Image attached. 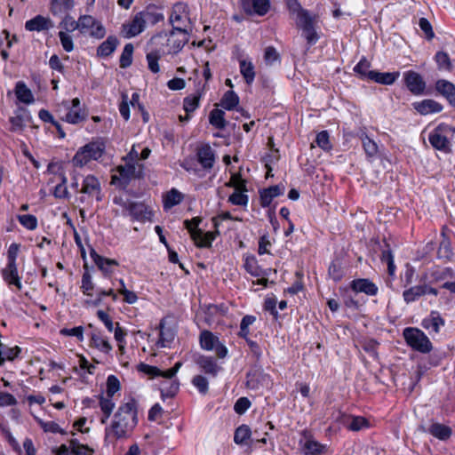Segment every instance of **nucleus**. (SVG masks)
Listing matches in <instances>:
<instances>
[{"label":"nucleus","mask_w":455,"mask_h":455,"mask_svg":"<svg viewBox=\"0 0 455 455\" xmlns=\"http://www.w3.org/2000/svg\"><path fill=\"white\" fill-rule=\"evenodd\" d=\"M138 424V403L129 398L123 403L114 415L111 425L106 428V437H126Z\"/></svg>","instance_id":"nucleus-1"},{"label":"nucleus","mask_w":455,"mask_h":455,"mask_svg":"<svg viewBox=\"0 0 455 455\" xmlns=\"http://www.w3.org/2000/svg\"><path fill=\"white\" fill-rule=\"evenodd\" d=\"M289 13L296 16V24L302 30L308 45H314L319 40L316 31L317 16L312 15L308 10L304 9L299 0H284Z\"/></svg>","instance_id":"nucleus-2"},{"label":"nucleus","mask_w":455,"mask_h":455,"mask_svg":"<svg viewBox=\"0 0 455 455\" xmlns=\"http://www.w3.org/2000/svg\"><path fill=\"white\" fill-rule=\"evenodd\" d=\"M455 134V126L445 123L439 124L428 135L431 146L441 152L449 154L451 152V138Z\"/></svg>","instance_id":"nucleus-3"},{"label":"nucleus","mask_w":455,"mask_h":455,"mask_svg":"<svg viewBox=\"0 0 455 455\" xmlns=\"http://www.w3.org/2000/svg\"><path fill=\"white\" fill-rule=\"evenodd\" d=\"M403 336L407 345L415 351L427 354L433 349V345L428 337L418 328H405L403 331Z\"/></svg>","instance_id":"nucleus-4"},{"label":"nucleus","mask_w":455,"mask_h":455,"mask_svg":"<svg viewBox=\"0 0 455 455\" xmlns=\"http://www.w3.org/2000/svg\"><path fill=\"white\" fill-rule=\"evenodd\" d=\"M81 196L77 198L83 205H91L94 200H101V187L99 180L93 175L84 177L82 188L79 190Z\"/></svg>","instance_id":"nucleus-5"},{"label":"nucleus","mask_w":455,"mask_h":455,"mask_svg":"<svg viewBox=\"0 0 455 455\" xmlns=\"http://www.w3.org/2000/svg\"><path fill=\"white\" fill-rule=\"evenodd\" d=\"M201 221L202 220L199 217H195L191 220H186L184 221V226L188 230L191 238L197 247L208 248L212 246V243L215 239L216 234H219V232L204 233L202 229L198 228Z\"/></svg>","instance_id":"nucleus-6"},{"label":"nucleus","mask_w":455,"mask_h":455,"mask_svg":"<svg viewBox=\"0 0 455 455\" xmlns=\"http://www.w3.org/2000/svg\"><path fill=\"white\" fill-rule=\"evenodd\" d=\"M105 147L100 142H90L79 148L72 159V164L76 167H83L92 160L101 157Z\"/></svg>","instance_id":"nucleus-7"},{"label":"nucleus","mask_w":455,"mask_h":455,"mask_svg":"<svg viewBox=\"0 0 455 455\" xmlns=\"http://www.w3.org/2000/svg\"><path fill=\"white\" fill-rule=\"evenodd\" d=\"M80 34L95 39H102L106 35V28L96 18L84 14L79 17Z\"/></svg>","instance_id":"nucleus-8"},{"label":"nucleus","mask_w":455,"mask_h":455,"mask_svg":"<svg viewBox=\"0 0 455 455\" xmlns=\"http://www.w3.org/2000/svg\"><path fill=\"white\" fill-rule=\"evenodd\" d=\"M169 21L174 29L187 30L190 22L189 8L186 3L178 2L173 4Z\"/></svg>","instance_id":"nucleus-9"},{"label":"nucleus","mask_w":455,"mask_h":455,"mask_svg":"<svg viewBox=\"0 0 455 455\" xmlns=\"http://www.w3.org/2000/svg\"><path fill=\"white\" fill-rule=\"evenodd\" d=\"M147 49L148 52L146 57H164L171 55V50L168 46L167 33L161 32L153 36L148 43Z\"/></svg>","instance_id":"nucleus-10"},{"label":"nucleus","mask_w":455,"mask_h":455,"mask_svg":"<svg viewBox=\"0 0 455 455\" xmlns=\"http://www.w3.org/2000/svg\"><path fill=\"white\" fill-rule=\"evenodd\" d=\"M47 171L54 174L52 182L57 183L53 188V196L59 199L68 198L69 193L67 187V178L64 172L60 171V166L55 163H50Z\"/></svg>","instance_id":"nucleus-11"},{"label":"nucleus","mask_w":455,"mask_h":455,"mask_svg":"<svg viewBox=\"0 0 455 455\" xmlns=\"http://www.w3.org/2000/svg\"><path fill=\"white\" fill-rule=\"evenodd\" d=\"M403 82L406 88L413 95L419 96L425 93L426 82L422 76L416 71L409 70L404 72Z\"/></svg>","instance_id":"nucleus-12"},{"label":"nucleus","mask_w":455,"mask_h":455,"mask_svg":"<svg viewBox=\"0 0 455 455\" xmlns=\"http://www.w3.org/2000/svg\"><path fill=\"white\" fill-rule=\"evenodd\" d=\"M240 6L247 15L265 16L271 8L270 0H239Z\"/></svg>","instance_id":"nucleus-13"},{"label":"nucleus","mask_w":455,"mask_h":455,"mask_svg":"<svg viewBox=\"0 0 455 455\" xmlns=\"http://www.w3.org/2000/svg\"><path fill=\"white\" fill-rule=\"evenodd\" d=\"M123 214L124 216L129 215L132 220L146 222L151 220L153 212L150 207L146 204L132 201L127 212Z\"/></svg>","instance_id":"nucleus-14"},{"label":"nucleus","mask_w":455,"mask_h":455,"mask_svg":"<svg viewBox=\"0 0 455 455\" xmlns=\"http://www.w3.org/2000/svg\"><path fill=\"white\" fill-rule=\"evenodd\" d=\"M168 46L171 50V55L178 53L188 41L187 30L174 29L167 33Z\"/></svg>","instance_id":"nucleus-15"},{"label":"nucleus","mask_w":455,"mask_h":455,"mask_svg":"<svg viewBox=\"0 0 455 455\" xmlns=\"http://www.w3.org/2000/svg\"><path fill=\"white\" fill-rule=\"evenodd\" d=\"M196 158L204 170H211L214 166L216 154L212 147L205 143L196 148Z\"/></svg>","instance_id":"nucleus-16"},{"label":"nucleus","mask_w":455,"mask_h":455,"mask_svg":"<svg viewBox=\"0 0 455 455\" xmlns=\"http://www.w3.org/2000/svg\"><path fill=\"white\" fill-rule=\"evenodd\" d=\"M146 28L145 20L140 14L136 13L132 20L123 24L121 34L125 38H131L140 34Z\"/></svg>","instance_id":"nucleus-17"},{"label":"nucleus","mask_w":455,"mask_h":455,"mask_svg":"<svg viewBox=\"0 0 455 455\" xmlns=\"http://www.w3.org/2000/svg\"><path fill=\"white\" fill-rule=\"evenodd\" d=\"M350 288L356 293L363 292L368 296H375L378 294V286L367 278L355 279L350 283Z\"/></svg>","instance_id":"nucleus-18"},{"label":"nucleus","mask_w":455,"mask_h":455,"mask_svg":"<svg viewBox=\"0 0 455 455\" xmlns=\"http://www.w3.org/2000/svg\"><path fill=\"white\" fill-rule=\"evenodd\" d=\"M285 188L282 184L270 186L259 191V203L264 208L268 207L273 199L283 195Z\"/></svg>","instance_id":"nucleus-19"},{"label":"nucleus","mask_w":455,"mask_h":455,"mask_svg":"<svg viewBox=\"0 0 455 455\" xmlns=\"http://www.w3.org/2000/svg\"><path fill=\"white\" fill-rule=\"evenodd\" d=\"M435 90L455 108V85L444 79L437 80Z\"/></svg>","instance_id":"nucleus-20"},{"label":"nucleus","mask_w":455,"mask_h":455,"mask_svg":"<svg viewBox=\"0 0 455 455\" xmlns=\"http://www.w3.org/2000/svg\"><path fill=\"white\" fill-rule=\"evenodd\" d=\"M412 106L415 110H417L420 115L424 116L433 113H439L443 110V106L439 102L431 99L414 102Z\"/></svg>","instance_id":"nucleus-21"},{"label":"nucleus","mask_w":455,"mask_h":455,"mask_svg":"<svg viewBox=\"0 0 455 455\" xmlns=\"http://www.w3.org/2000/svg\"><path fill=\"white\" fill-rule=\"evenodd\" d=\"M400 76V72H379L376 70L368 73V79L380 84H393Z\"/></svg>","instance_id":"nucleus-22"},{"label":"nucleus","mask_w":455,"mask_h":455,"mask_svg":"<svg viewBox=\"0 0 455 455\" xmlns=\"http://www.w3.org/2000/svg\"><path fill=\"white\" fill-rule=\"evenodd\" d=\"M91 256L96 264V266L103 272L104 276H109L113 272L112 267L118 266V262L116 259H107L99 254L95 251H91Z\"/></svg>","instance_id":"nucleus-23"},{"label":"nucleus","mask_w":455,"mask_h":455,"mask_svg":"<svg viewBox=\"0 0 455 455\" xmlns=\"http://www.w3.org/2000/svg\"><path fill=\"white\" fill-rule=\"evenodd\" d=\"M444 323V319L441 316L439 312L431 311L429 315L423 319L421 325L426 330H430L435 333H438L440 328L443 326Z\"/></svg>","instance_id":"nucleus-24"},{"label":"nucleus","mask_w":455,"mask_h":455,"mask_svg":"<svg viewBox=\"0 0 455 455\" xmlns=\"http://www.w3.org/2000/svg\"><path fill=\"white\" fill-rule=\"evenodd\" d=\"M118 44L119 40L116 36H108L107 39L99 45L97 57H108L115 52Z\"/></svg>","instance_id":"nucleus-25"},{"label":"nucleus","mask_w":455,"mask_h":455,"mask_svg":"<svg viewBox=\"0 0 455 455\" xmlns=\"http://www.w3.org/2000/svg\"><path fill=\"white\" fill-rule=\"evenodd\" d=\"M28 119L27 111L21 108L15 112L14 116L10 118L11 129L12 132H20L26 127Z\"/></svg>","instance_id":"nucleus-26"},{"label":"nucleus","mask_w":455,"mask_h":455,"mask_svg":"<svg viewBox=\"0 0 455 455\" xmlns=\"http://www.w3.org/2000/svg\"><path fill=\"white\" fill-rule=\"evenodd\" d=\"M139 14H140V17L145 20V25H155L164 20L163 13L158 12L155 5L151 4L147 6L145 10L140 12Z\"/></svg>","instance_id":"nucleus-27"},{"label":"nucleus","mask_w":455,"mask_h":455,"mask_svg":"<svg viewBox=\"0 0 455 455\" xmlns=\"http://www.w3.org/2000/svg\"><path fill=\"white\" fill-rule=\"evenodd\" d=\"M196 363L206 374H209L212 377H216L220 370V367L217 364L216 360L211 356H200Z\"/></svg>","instance_id":"nucleus-28"},{"label":"nucleus","mask_w":455,"mask_h":455,"mask_svg":"<svg viewBox=\"0 0 455 455\" xmlns=\"http://www.w3.org/2000/svg\"><path fill=\"white\" fill-rule=\"evenodd\" d=\"M344 424L348 430L355 432L370 427L369 420L362 416H347Z\"/></svg>","instance_id":"nucleus-29"},{"label":"nucleus","mask_w":455,"mask_h":455,"mask_svg":"<svg viewBox=\"0 0 455 455\" xmlns=\"http://www.w3.org/2000/svg\"><path fill=\"white\" fill-rule=\"evenodd\" d=\"M4 280L9 285H15L18 290L21 288L20 277L15 264H7L6 267L2 271Z\"/></svg>","instance_id":"nucleus-30"},{"label":"nucleus","mask_w":455,"mask_h":455,"mask_svg":"<svg viewBox=\"0 0 455 455\" xmlns=\"http://www.w3.org/2000/svg\"><path fill=\"white\" fill-rule=\"evenodd\" d=\"M117 172L124 184H127L132 179L139 176L137 174L136 163L129 161L124 165L118 166Z\"/></svg>","instance_id":"nucleus-31"},{"label":"nucleus","mask_w":455,"mask_h":455,"mask_svg":"<svg viewBox=\"0 0 455 455\" xmlns=\"http://www.w3.org/2000/svg\"><path fill=\"white\" fill-rule=\"evenodd\" d=\"M428 432L435 438L445 441L451 437L452 430L449 426L441 423H433L429 427Z\"/></svg>","instance_id":"nucleus-32"},{"label":"nucleus","mask_w":455,"mask_h":455,"mask_svg":"<svg viewBox=\"0 0 455 455\" xmlns=\"http://www.w3.org/2000/svg\"><path fill=\"white\" fill-rule=\"evenodd\" d=\"M443 240L440 243L437 250V257L441 259L450 260L453 255L451 241L445 235V228L442 231Z\"/></svg>","instance_id":"nucleus-33"},{"label":"nucleus","mask_w":455,"mask_h":455,"mask_svg":"<svg viewBox=\"0 0 455 455\" xmlns=\"http://www.w3.org/2000/svg\"><path fill=\"white\" fill-rule=\"evenodd\" d=\"M425 295L424 283L411 286L403 292V300L407 303H412Z\"/></svg>","instance_id":"nucleus-34"},{"label":"nucleus","mask_w":455,"mask_h":455,"mask_svg":"<svg viewBox=\"0 0 455 455\" xmlns=\"http://www.w3.org/2000/svg\"><path fill=\"white\" fill-rule=\"evenodd\" d=\"M52 27L53 24L50 18L36 15L33 19H30V31L49 30Z\"/></svg>","instance_id":"nucleus-35"},{"label":"nucleus","mask_w":455,"mask_h":455,"mask_svg":"<svg viewBox=\"0 0 455 455\" xmlns=\"http://www.w3.org/2000/svg\"><path fill=\"white\" fill-rule=\"evenodd\" d=\"M74 7V0H52L51 12L53 15L67 13Z\"/></svg>","instance_id":"nucleus-36"},{"label":"nucleus","mask_w":455,"mask_h":455,"mask_svg":"<svg viewBox=\"0 0 455 455\" xmlns=\"http://www.w3.org/2000/svg\"><path fill=\"white\" fill-rule=\"evenodd\" d=\"M201 347L207 351H212L218 345L219 338L210 331H203L200 333Z\"/></svg>","instance_id":"nucleus-37"},{"label":"nucleus","mask_w":455,"mask_h":455,"mask_svg":"<svg viewBox=\"0 0 455 455\" xmlns=\"http://www.w3.org/2000/svg\"><path fill=\"white\" fill-rule=\"evenodd\" d=\"M183 200V195L176 188H172L164 197V208L169 210Z\"/></svg>","instance_id":"nucleus-38"},{"label":"nucleus","mask_w":455,"mask_h":455,"mask_svg":"<svg viewBox=\"0 0 455 455\" xmlns=\"http://www.w3.org/2000/svg\"><path fill=\"white\" fill-rule=\"evenodd\" d=\"M66 108L68 109L65 117L62 118L67 123L69 124H78L85 119V115L81 109H72L70 108L69 102H64Z\"/></svg>","instance_id":"nucleus-39"},{"label":"nucleus","mask_w":455,"mask_h":455,"mask_svg":"<svg viewBox=\"0 0 455 455\" xmlns=\"http://www.w3.org/2000/svg\"><path fill=\"white\" fill-rule=\"evenodd\" d=\"M209 122L212 126L219 130L225 129L227 122L225 120L224 111L219 108L212 109L209 116Z\"/></svg>","instance_id":"nucleus-40"},{"label":"nucleus","mask_w":455,"mask_h":455,"mask_svg":"<svg viewBox=\"0 0 455 455\" xmlns=\"http://www.w3.org/2000/svg\"><path fill=\"white\" fill-rule=\"evenodd\" d=\"M239 104V97L234 91H227L221 98L220 106L227 110L235 109Z\"/></svg>","instance_id":"nucleus-41"},{"label":"nucleus","mask_w":455,"mask_h":455,"mask_svg":"<svg viewBox=\"0 0 455 455\" xmlns=\"http://www.w3.org/2000/svg\"><path fill=\"white\" fill-rule=\"evenodd\" d=\"M240 71L247 84H251L255 78L254 66L251 61L243 59L240 61Z\"/></svg>","instance_id":"nucleus-42"},{"label":"nucleus","mask_w":455,"mask_h":455,"mask_svg":"<svg viewBox=\"0 0 455 455\" xmlns=\"http://www.w3.org/2000/svg\"><path fill=\"white\" fill-rule=\"evenodd\" d=\"M180 382L178 380H165L161 384V395L163 398L173 397L179 391Z\"/></svg>","instance_id":"nucleus-43"},{"label":"nucleus","mask_w":455,"mask_h":455,"mask_svg":"<svg viewBox=\"0 0 455 455\" xmlns=\"http://www.w3.org/2000/svg\"><path fill=\"white\" fill-rule=\"evenodd\" d=\"M305 455H320L324 452L325 445L315 440H307L302 447Z\"/></svg>","instance_id":"nucleus-44"},{"label":"nucleus","mask_w":455,"mask_h":455,"mask_svg":"<svg viewBox=\"0 0 455 455\" xmlns=\"http://www.w3.org/2000/svg\"><path fill=\"white\" fill-rule=\"evenodd\" d=\"M91 346L104 352L109 353L112 350V346L99 333H92L91 337Z\"/></svg>","instance_id":"nucleus-45"},{"label":"nucleus","mask_w":455,"mask_h":455,"mask_svg":"<svg viewBox=\"0 0 455 455\" xmlns=\"http://www.w3.org/2000/svg\"><path fill=\"white\" fill-rule=\"evenodd\" d=\"M175 337L174 332L171 329L164 328L163 321L160 323V333H159V340L158 344L162 347H170L171 343L173 341Z\"/></svg>","instance_id":"nucleus-46"},{"label":"nucleus","mask_w":455,"mask_h":455,"mask_svg":"<svg viewBox=\"0 0 455 455\" xmlns=\"http://www.w3.org/2000/svg\"><path fill=\"white\" fill-rule=\"evenodd\" d=\"M201 99V93L196 92L184 98L183 108L188 114L193 113L198 107Z\"/></svg>","instance_id":"nucleus-47"},{"label":"nucleus","mask_w":455,"mask_h":455,"mask_svg":"<svg viewBox=\"0 0 455 455\" xmlns=\"http://www.w3.org/2000/svg\"><path fill=\"white\" fill-rule=\"evenodd\" d=\"M20 348L18 346L9 347L5 345L0 346V366L4 364L5 360H13L18 356Z\"/></svg>","instance_id":"nucleus-48"},{"label":"nucleus","mask_w":455,"mask_h":455,"mask_svg":"<svg viewBox=\"0 0 455 455\" xmlns=\"http://www.w3.org/2000/svg\"><path fill=\"white\" fill-rule=\"evenodd\" d=\"M69 448L73 455H92L94 451L87 445L81 444L78 440L71 439Z\"/></svg>","instance_id":"nucleus-49"},{"label":"nucleus","mask_w":455,"mask_h":455,"mask_svg":"<svg viewBox=\"0 0 455 455\" xmlns=\"http://www.w3.org/2000/svg\"><path fill=\"white\" fill-rule=\"evenodd\" d=\"M81 291L86 296L92 297L93 295L92 291L95 288V285L92 282V278L91 274L86 270L82 275L81 281Z\"/></svg>","instance_id":"nucleus-50"},{"label":"nucleus","mask_w":455,"mask_h":455,"mask_svg":"<svg viewBox=\"0 0 455 455\" xmlns=\"http://www.w3.org/2000/svg\"><path fill=\"white\" fill-rule=\"evenodd\" d=\"M247 191L237 190L234 191L228 197V202L237 206H247L249 197L246 195Z\"/></svg>","instance_id":"nucleus-51"},{"label":"nucleus","mask_w":455,"mask_h":455,"mask_svg":"<svg viewBox=\"0 0 455 455\" xmlns=\"http://www.w3.org/2000/svg\"><path fill=\"white\" fill-rule=\"evenodd\" d=\"M251 431L247 425L238 427L234 435V441L236 444H243L250 438Z\"/></svg>","instance_id":"nucleus-52"},{"label":"nucleus","mask_w":455,"mask_h":455,"mask_svg":"<svg viewBox=\"0 0 455 455\" xmlns=\"http://www.w3.org/2000/svg\"><path fill=\"white\" fill-rule=\"evenodd\" d=\"M226 186L234 188L235 191L243 190L248 191L247 189V181L243 180L239 173L232 174L229 181L226 184Z\"/></svg>","instance_id":"nucleus-53"},{"label":"nucleus","mask_w":455,"mask_h":455,"mask_svg":"<svg viewBox=\"0 0 455 455\" xmlns=\"http://www.w3.org/2000/svg\"><path fill=\"white\" fill-rule=\"evenodd\" d=\"M361 139L366 156L369 158L375 156L378 153V145L376 142L371 140L367 135H363Z\"/></svg>","instance_id":"nucleus-54"},{"label":"nucleus","mask_w":455,"mask_h":455,"mask_svg":"<svg viewBox=\"0 0 455 455\" xmlns=\"http://www.w3.org/2000/svg\"><path fill=\"white\" fill-rule=\"evenodd\" d=\"M419 27L420 30L424 34V37L427 40H431L435 37V32L433 30V27L430 21L427 18H419Z\"/></svg>","instance_id":"nucleus-55"},{"label":"nucleus","mask_w":455,"mask_h":455,"mask_svg":"<svg viewBox=\"0 0 455 455\" xmlns=\"http://www.w3.org/2000/svg\"><path fill=\"white\" fill-rule=\"evenodd\" d=\"M15 95L20 103L28 104V89L25 83H17L15 87Z\"/></svg>","instance_id":"nucleus-56"},{"label":"nucleus","mask_w":455,"mask_h":455,"mask_svg":"<svg viewBox=\"0 0 455 455\" xmlns=\"http://www.w3.org/2000/svg\"><path fill=\"white\" fill-rule=\"evenodd\" d=\"M328 274L330 277L336 282L341 280L343 277V270L340 262L338 260L332 261L329 267Z\"/></svg>","instance_id":"nucleus-57"},{"label":"nucleus","mask_w":455,"mask_h":455,"mask_svg":"<svg viewBox=\"0 0 455 455\" xmlns=\"http://www.w3.org/2000/svg\"><path fill=\"white\" fill-rule=\"evenodd\" d=\"M120 389V381L115 375H109L107 379V395L114 396Z\"/></svg>","instance_id":"nucleus-58"},{"label":"nucleus","mask_w":455,"mask_h":455,"mask_svg":"<svg viewBox=\"0 0 455 455\" xmlns=\"http://www.w3.org/2000/svg\"><path fill=\"white\" fill-rule=\"evenodd\" d=\"M112 398L113 396L108 395H101L100 397V407L103 414L111 415L113 409L115 407V403L113 402Z\"/></svg>","instance_id":"nucleus-59"},{"label":"nucleus","mask_w":455,"mask_h":455,"mask_svg":"<svg viewBox=\"0 0 455 455\" xmlns=\"http://www.w3.org/2000/svg\"><path fill=\"white\" fill-rule=\"evenodd\" d=\"M192 384L198 389L201 394L208 392V380L202 375H196L192 379Z\"/></svg>","instance_id":"nucleus-60"},{"label":"nucleus","mask_w":455,"mask_h":455,"mask_svg":"<svg viewBox=\"0 0 455 455\" xmlns=\"http://www.w3.org/2000/svg\"><path fill=\"white\" fill-rule=\"evenodd\" d=\"M315 143L323 150H329L331 146L329 140V133L327 131L320 132L315 138Z\"/></svg>","instance_id":"nucleus-61"},{"label":"nucleus","mask_w":455,"mask_h":455,"mask_svg":"<svg viewBox=\"0 0 455 455\" xmlns=\"http://www.w3.org/2000/svg\"><path fill=\"white\" fill-rule=\"evenodd\" d=\"M61 25L63 28H65L68 32H72L76 29H77L80 32L79 19L77 20H75L72 17L67 15L63 19Z\"/></svg>","instance_id":"nucleus-62"},{"label":"nucleus","mask_w":455,"mask_h":455,"mask_svg":"<svg viewBox=\"0 0 455 455\" xmlns=\"http://www.w3.org/2000/svg\"><path fill=\"white\" fill-rule=\"evenodd\" d=\"M371 64L367 59H362L360 62L355 67L354 70L359 74L361 77L368 78V73H370Z\"/></svg>","instance_id":"nucleus-63"},{"label":"nucleus","mask_w":455,"mask_h":455,"mask_svg":"<svg viewBox=\"0 0 455 455\" xmlns=\"http://www.w3.org/2000/svg\"><path fill=\"white\" fill-rule=\"evenodd\" d=\"M431 275L435 282H440L448 277H453L454 273L451 267H445L442 270L434 271Z\"/></svg>","instance_id":"nucleus-64"}]
</instances>
